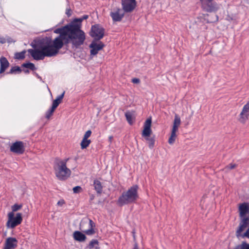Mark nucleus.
Returning a JSON list of instances; mask_svg holds the SVG:
<instances>
[{
	"instance_id": "nucleus-1",
	"label": "nucleus",
	"mask_w": 249,
	"mask_h": 249,
	"mask_svg": "<svg viewBox=\"0 0 249 249\" xmlns=\"http://www.w3.org/2000/svg\"><path fill=\"white\" fill-rule=\"evenodd\" d=\"M81 24L71 22L69 32L66 37L68 44L71 43L72 47L78 48L83 45L85 39V34L81 30Z\"/></svg>"
},
{
	"instance_id": "nucleus-2",
	"label": "nucleus",
	"mask_w": 249,
	"mask_h": 249,
	"mask_svg": "<svg viewBox=\"0 0 249 249\" xmlns=\"http://www.w3.org/2000/svg\"><path fill=\"white\" fill-rule=\"evenodd\" d=\"M69 158L62 160L55 158L54 161L53 169L56 177L59 180H65L71 175V171L67 166V162Z\"/></svg>"
},
{
	"instance_id": "nucleus-3",
	"label": "nucleus",
	"mask_w": 249,
	"mask_h": 249,
	"mask_svg": "<svg viewBox=\"0 0 249 249\" xmlns=\"http://www.w3.org/2000/svg\"><path fill=\"white\" fill-rule=\"evenodd\" d=\"M138 189L137 185H134L124 192L118 198V204L123 206L135 202L139 198Z\"/></svg>"
},
{
	"instance_id": "nucleus-4",
	"label": "nucleus",
	"mask_w": 249,
	"mask_h": 249,
	"mask_svg": "<svg viewBox=\"0 0 249 249\" xmlns=\"http://www.w3.org/2000/svg\"><path fill=\"white\" fill-rule=\"evenodd\" d=\"M33 47L34 49H28V52L35 60H43L45 57H52L44 40L37 46Z\"/></svg>"
},
{
	"instance_id": "nucleus-5",
	"label": "nucleus",
	"mask_w": 249,
	"mask_h": 249,
	"mask_svg": "<svg viewBox=\"0 0 249 249\" xmlns=\"http://www.w3.org/2000/svg\"><path fill=\"white\" fill-rule=\"evenodd\" d=\"M44 41L49 50L52 56H55L64 45H67L66 37H56L54 40H52L50 38L44 40Z\"/></svg>"
},
{
	"instance_id": "nucleus-6",
	"label": "nucleus",
	"mask_w": 249,
	"mask_h": 249,
	"mask_svg": "<svg viewBox=\"0 0 249 249\" xmlns=\"http://www.w3.org/2000/svg\"><path fill=\"white\" fill-rule=\"evenodd\" d=\"M151 119H148L146 120L144 124V129L142 134V136L147 142L148 146L150 149L154 147L155 142V137L150 136L152 133V130L151 129Z\"/></svg>"
},
{
	"instance_id": "nucleus-7",
	"label": "nucleus",
	"mask_w": 249,
	"mask_h": 249,
	"mask_svg": "<svg viewBox=\"0 0 249 249\" xmlns=\"http://www.w3.org/2000/svg\"><path fill=\"white\" fill-rule=\"evenodd\" d=\"M8 220L7 222L6 225L8 227L13 229L17 226L19 225L22 220L21 213H18L16 216L14 217L13 212H10L8 214Z\"/></svg>"
},
{
	"instance_id": "nucleus-8",
	"label": "nucleus",
	"mask_w": 249,
	"mask_h": 249,
	"mask_svg": "<svg viewBox=\"0 0 249 249\" xmlns=\"http://www.w3.org/2000/svg\"><path fill=\"white\" fill-rule=\"evenodd\" d=\"M180 123L181 120L179 116L178 115L176 114L173 122V125L171 136L168 140V142L169 144H172L175 142L177 137L176 132L178 130V128L180 124Z\"/></svg>"
},
{
	"instance_id": "nucleus-9",
	"label": "nucleus",
	"mask_w": 249,
	"mask_h": 249,
	"mask_svg": "<svg viewBox=\"0 0 249 249\" xmlns=\"http://www.w3.org/2000/svg\"><path fill=\"white\" fill-rule=\"evenodd\" d=\"M200 1L202 8L206 12H212L218 9L216 3L213 0H200Z\"/></svg>"
},
{
	"instance_id": "nucleus-10",
	"label": "nucleus",
	"mask_w": 249,
	"mask_h": 249,
	"mask_svg": "<svg viewBox=\"0 0 249 249\" xmlns=\"http://www.w3.org/2000/svg\"><path fill=\"white\" fill-rule=\"evenodd\" d=\"M104 29L98 24L92 26L90 36L96 40H100L104 36Z\"/></svg>"
},
{
	"instance_id": "nucleus-11",
	"label": "nucleus",
	"mask_w": 249,
	"mask_h": 249,
	"mask_svg": "<svg viewBox=\"0 0 249 249\" xmlns=\"http://www.w3.org/2000/svg\"><path fill=\"white\" fill-rule=\"evenodd\" d=\"M124 13L123 9L115 8L110 12V16L113 22H120L124 17Z\"/></svg>"
},
{
	"instance_id": "nucleus-12",
	"label": "nucleus",
	"mask_w": 249,
	"mask_h": 249,
	"mask_svg": "<svg viewBox=\"0 0 249 249\" xmlns=\"http://www.w3.org/2000/svg\"><path fill=\"white\" fill-rule=\"evenodd\" d=\"M121 3L123 10L125 13L132 12L136 6V0H122Z\"/></svg>"
},
{
	"instance_id": "nucleus-13",
	"label": "nucleus",
	"mask_w": 249,
	"mask_h": 249,
	"mask_svg": "<svg viewBox=\"0 0 249 249\" xmlns=\"http://www.w3.org/2000/svg\"><path fill=\"white\" fill-rule=\"evenodd\" d=\"M10 151L18 154H22L25 151L24 143L21 141H17L10 146Z\"/></svg>"
},
{
	"instance_id": "nucleus-14",
	"label": "nucleus",
	"mask_w": 249,
	"mask_h": 249,
	"mask_svg": "<svg viewBox=\"0 0 249 249\" xmlns=\"http://www.w3.org/2000/svg\"><path fill=\"white\" fill-rule=\"evenodd\" d=\"M105 45L101 41L97 42L95 41H93L89 45V47L91 49L90 50V55H95L97 54L98 52L101 50Z\"/></svg>"
},
{
	"instance_id": "nucleus-15",
	"label": "nucleus",
	"mask_w": 249,
	"mask_h": 249,
	"mask_svg": "<svg viewBox=\"0 0 249 249\" xmlns=\"http://www.w3.org/2000/svg\"><path fill=\"white\" fill-rule=\"evenodd\" d=\"M249 225V218L244 217L240 223L239 227L236 231V235L239 237L241 236V233L245 230V229Z\"/></svg>"
},
{
	"instance_id": "nucleus-16",
	"label": "nucleus",
	"mask_w": 249,
	"mask_h": 249,
	"mask_svg": "<svg viewBox=\"0 0 249 249\" xmlns=\"http://www.w3.org/2000/svg\"><path fill=\"white\" fill-rule=\"evenodd\" d=\"M249 116V101L244 106L242 112L240 114V121L245 123Z\"/></svg>"
},
{
	"instance_id": "nucleus-17",
	"label": "nucleus",
	"mask_w": 249,
	"mask_h": 249,
	"mask_svg": "<svg viewBox=\"0 0 249 249\" xmlns=\"http://www.w3.org/2000/svg\"><path fill=\"white\" fill-rule=\"evenodd\" d=\"M70 26L71 23L62 28L55 29L54 31V33L59 34V36H57L58 37H63V38L64 37H66L68 32H69Z\"/></svg>"
},
{
	"instance_id": "nucleus-18",
	"label": "nucleus",
	"mask_w": 249,
	"mask_h": 249,
	"mask_svg": "<svg viewBox=\"0 0 249 249\" xmlns=\"http://www.w3.org/2000/svg\"><path fill=\"white\" fill-rule=\"evenodd\" d=\"M18 241L15 238L9 237L5 242L3 249H14L17 246Z\"/></svg>"
},
{
	"instance_id": "nucleus-19",
	"label": "nucleus",
	"mask_w": 249,
	"mask_h": 249,
	"mask_svg": "<svg viewBox=\"0 0 249 249\" xmlns=\"http://www.w3.org/2000/svg\"><path fill=\"white\" fill-rule=\"evenodd\" d=\"M240 215L241 217L245 216L249 212V204L248 203H243L240 204L239 207Z\"/></svg>"
},
{
	"instance_id": "nucleus-20",
	"label": "nucleus",
	"mask_w": 249,
	"mask_h": 249,
	"mask_svg": "<svg viewBox=\"0 0 249 249\" xmlns=\"http://www.w3.org/2000/svg\"><path fill=\"white\" fill-rule=\"evenodd\" d=\"M0 73H2L8 68L9 66V63L5 57H1L0 58Z\"/></svg>"
},
{
	"instance_id": "nucleus-21",
	"label": "nucleus",
	"mask_w": 249,
	"mask_h": 249,
	"mask_svg": "<svg viewBox=\"0 0 249 249\" xmlns=\"http://www.w3.org/2000/svg\"><path fill=\"white\" fill-rule=\"evenodd\" d=\"M73 237L75 240L79 242H84L86 239L85 235L79 231H75L73 233Z\"/></svg>"
},
{
	"instance_id": "nucleus-22",
	"label": "nucleus",
	"mask_w": 249,
	"mask_h": 249,
	"mask_svg": "<svg viewBox=\"0 0 249 249\" xmlns=\"http://www.w3.org/2000/svg\"><path fill=\"white\" fill-rule=\"evenodd\" d=\"M89 229L85 231V232L87 235H92L94 234L95 231L93 228L95 227V224L91 219L89 220Z\"/></svg>"
},
{
	"instance_id": "nucleus-23",
	"label": "nucleus",
	"mask_w": 249,
	"mask_h": 249,
	"mask_svg": "<svg viewBox=\"0 0 249 249\" xmlns=\"http://www.w3.org/2000/svg\"><path fill=\"white\" fill-rule=\"evenodd\" d=\"M125 116L126 120L130 124L133 123L134 112L133 111H127L125 113Z\"/></svg>"
},
{
	"instance_id": "nucleus-24",
	"label": "nucleus",
	"mask_w": 249,
	"mask_h": 249,
	"mask_svg": "<svg viewBox=\"0 0 249 249\" xmlns=\"http://www.w3.org/2000/svg\"><path fill=\"white\" fill-rule=\"evenodd\" d=\"M94 189L98 194H101L103 190V187L101 183L98 180H95L94 181Z\"/></svg>"
},
{
	"instance_id": "nucleus-25",
	"label": "nucleus",
	"mask_w": 249,
	"mask_h": 249,
	"mask_svg": "<svg viewBox=\"0 0 249 249\" xmlns=\"http://www.w3.org/2000/svg\"><path fill=\"white\" fill-rule=\"evenodd\" d=\"M89 249H99V242L96 239H92L88 245Z\"/></svg>"
},
{
	"instance_id": "nucleus-26",
	"label": "nucleus",
	"mask_w": 249,
	"mask_h": 249,
	"mask_svg": "<svg viewBox=\"0 0 249 249\" xmlns=\"http://www.w3.org/2000/svg\"><path fill=\"white\" fill-rule=\"evenodd\" d=\"M91 142V141L90 140L83 139L82 142H81V148L82 149L86 148L89 146V144Z\"/></svg>"
},
{
	"instance_id": "nucleus-27",
	"label": "nucleus",
	"mask_w": 249,
	"mask_h": 249,
	"mask_svg": "<svg viewBox=\"0 0 249 249\" xmlns=\"http://www.w3.org/2000/svg\"><path fill=\"white\" fill-rule=\"evenodd\" d=\"M21 72V69L18 66H15L12 67L8 73L9 74H16L20 73Z\"/></svg>"
},
{
	"instance_id": "nucleus-28",
	"label": "nucleus",
	"mask_w": 249,
	"mask_h": 249,
	"mask_svg": "<svg viewBox=\"0 0 249 249\" xmlns=\"http://www.w3.org/2000/svg\"><path fill=\"white\" fill-rule=\"evenodd\" d=\"M25 51H23L19 53H17L15 54L16 59H23L25 58Z\"/></svg>"
},
{
	"instance_id": "nucleus-29",
	"label": "nucleus",
	"mask_w": 249,
	"mask_h": 249,
	"mask_svg": "<svg viewBox=\"0 0 249 249\" xmlns=\"http://www.w3.org/2000/svg\"><path fill=\"white\" fill-rule=\"evenodd\" d=\"M22 67L30 69V70L34 71L36 70V67L35 65L32 63H23L22 65Z\"/></svg>"
},
{
	"instance_id": "nucleus-30",
	"label": "nucleus",
	"mask_w": 249,
	"mask_h": 249,
	"mask_svg": "<svg viewBox=\"0 0 249 249\" xmlns=\"http://www.w3.org/2000/svg\"><path fill=\"white\" fill-rule=\"evenodd\" d=\"M89 18L88 15H85L80 18L74 19L73 20V21H72L71 22H75V23H80L81 24V22L84 19H87V18Z\"/></svg>"
},
{
	"instance_id": "nucleus-31",
	"label": "nucleus",
	"mask_w": 249,
	"mask_h": 249,
	"mask_svg": "<svg viewBox=\"0 0 249 249\" xmlns=\"http://www.w3.org/2000/svg\"><path fill=\"white\" fill-rule=\"evenodd\" d=\"M54 110H55L52 108V107L50 108L48 110L46 111L45 117L47 119H50V117L53 115Z\"/></svg>"
},
{
	"instance_id": "nucleus-32",
	"label": "nucleus",
	"mask_w": 249,
	"mask_h": 249,
	"mask_svg": "<svg viewBox=\"0 0 249 249\" xmlns=\"http://www.w3.org/2000/svg\"><path fill=\"white\" fill-rule=\"evenodd\" d=\"M21 207H22V205H18V204H15L12 207V209L13 212H16V211L19 210V209H20L21 208Z\"/></svg>"
},
{
	"instance_id": "nucleus-33",
	"label": "nucleus",
	"mask_w": 249,
	"mask_h": 249,
	"mask_svg": "<svg viewBox=\"0 0 249 249\" xmlns=\"http://www.w3.org/2000/svg\"><path fill=\"white\" fill-rule=\"evenodd\" d=\"M72 190L74 193L77 194L82 191V188L79 186H77L73 187Z\"/></svg>"
},
{
	"instance_id": "nucleus-34",
	"label": "nucleus",
	"mask_w": 249,
	"mask_h": 249,
	"mask_svg": "<svg viewBox=\"0 0 249 249\" xmlns=\"http://www.w3.org/2000/svg\"><path fill=\"white\" fill-rule=\"evenodd\" d=\"M65 92V91H63V92L61 95H59V96H58L57 97V98H56V99H55L54 100L56 101L58 103L60 104L62 102V100L63 99V97H64Z\"/></svg>"
},
{
	"instance_id": "nucleus-35",
	"label": "nucleus",
	"mask_w": 249,
	"mask_h": 249,
	"mask_svg": "<svg viewBox=\"0 0 249 249\" xmlns=\"http://www.w3.org/2000/svg\"><path fill=\"white\" fill-rule=\"evenodd\" d=\"M91 131L90 130H88L86 132L85 134H84V139H88L91 135Z\"/></svg>"
},
{
	"instance_id": "nucleus-36",
	"label": "nucleus",
	"mask_w": 249,
	"mask_h": 249,
	"mask_svg": "<svg viewBox=\"0 0 249 249\" xmlns=\"http://www.w3.org/2000/svg\"><path fill=\"white\" fill-rule=\"evenodd\" d=\"M236 166V164L231 163L226 167V169L227 170H231L235 168Z\"/></svg>"
},
{
	"instance_id": "nucleus-37",
	"label": "nucleus",
	"mask_w": 249,
	"mask_h": 249,
	"mask_svg": "<svg viewBox=\"0 0 249 249\" xmlns=\"http://www.w3.org/2000/svg\"><path fill=\"white\" fill-rule=\"evenodd\" d=\"M59 104H60L56 101L54 100L53 102L52 106L51 107L55 110Z\"/></svg>"
},
{
	"instance_id": "nucleus-38",
	"label": "nucleus",
	"mask_w": 249,
	"mask_h": 249,
	"mask_svg": "<svg viewBox=\"0 0 249 249\" xmlns=\"http://www.w3.org/2000/svg\"><path fill=\"white\" fill-rule=\"evenodd\" d=\"M241 236L242 237H246L249 238V228L248 229V230H247V231L242 235L241 234Z\"/></svg>"
},
{
	"instance_id": "nucleus-39",
	"label": "nucleus",
	"mask_w": 249,
	"mask_h": 249,
	"mask_svg": "<svg viewBox=\"0 0 249 249\" xmlns=\"http://www.w3.org/2000/svg\"><path fill=\"white\" fill-rule=\"evenodd\" d=\"M241 249H249V244L244 243L241 247Z\"/></svg>"
},
{
	"instance_id": "nucleus-40",
	"label": "nucleus",
	"mask_w": 249,
	"mask_h": 249,
	"mask_svg": "<svg viewBox=\"0 0 249 249\" xmlns=\"http://www.w3.org/2000/svg\"><path fill=\"white\" fill-rule=\"evenodd\" d=\"M132 82L134 84H139L140 83V80L137 78H134L132 79Z\"/></svg>"
},
{
	"instance_id": "nucleus-41",
	"label": "nucleus",
	"mask_w": 249,
	"mask_h": 249,
	"mask_svg": "<svg viewBox=\"0 0 249 249\" xmlns=\"http://www.w3.org/2000/svg\"><path fill=\"white\" fill-rule=\"evenodd\" d=\"M6 42V39L3 36L0 35V43L1 44H4Z\"/></svg>"
},
{
	"instance_id": "nucleus-42",
	"label": "nucleus",
	"mask_w": 249,
	"mask_h": 249,
	"mask_svg": "<svg viewBox=\"0 0 249 249\" xmlns=\"http://www.w3.org/2000/svg\"><path fill=\"white\" fill-rule=\"evenodd\" d=\"M65 203V201L63 199H61L58 201L57 204L58 206H62Z\"/></svg>"
},
{
	"instance_id": "nucleus-43",
	"label": "nucleus",
	"mask_w": 249,
	"mask_h": 249,
	"mask_svg": "<svg viewBox=\"0 0 249 249\" xmlns=\"http://www.w3.org/2000/svg\"><path fill=\"white\" fill-rule=\"evenodd\" d=\"M66 15L68 16V17H70L71 16V10L70 9H66Z\"/></svg>"
},
{
	"instance_id": "nucleus-44",
	"label": "nucleus",
	"mask_w": 249,
	"mask_h": 249,
	"mask_svg": "<svg viewBox=\"0 0 249 249\" xmlns=\"http://www.w3.org/2000/svg\"><path fill=\"white\" fill-rule=\"evenodd\" d=\"M112 140H113V136H109L108 138V140L110 143L112 142Z\"/></svg>"
},
{
	"instance_id": "nucleus-45",
	"label": "nucleus",
	"mask_w": 249,
	"mask_h": 249,
	"mask_svg": "<svg viewBox=\"0 0 249 249\" xmlns=\"http://www.w3.org/2000/svg\"><path fill=\"white\" fill-rule=\"evenodd\" d=\"M244 243H246V242H243L241 243V244L240 245H239V246H238V249H241V247H242V245H243V244Z\"/></svg>"
},
{
	"instance_id": "nucleus-46",
	"label": "nucleus",
	"mask_w": 249,
	"mask_h": 249,
	"mask_svg": "<svg viewBox=\"0 0 249 249\" xmlns=\"http://www.w3.org/2000/svg\"><path fill=\"white\" fill-rule=\"evenodd\" d=\"M134 249H139L138 247V245H137V244H135V246H134Z\"/></svg>"
},
{
	"instance_id": "nucleus-47",
	"label": "nucleus",
	"mask_w": 249,
	"mask_h": 249,
	"mask_svg": "<svg viewBox=\"0 0 249 249\" xmlns=\"http://www.w3.org/2000/svg\"><path fill=\"white\" fill-rule=\"evenodd\" d=\"M24 72L25 73H29V70H24Z\"/></svg>"
}]
</instances>
